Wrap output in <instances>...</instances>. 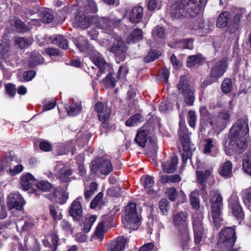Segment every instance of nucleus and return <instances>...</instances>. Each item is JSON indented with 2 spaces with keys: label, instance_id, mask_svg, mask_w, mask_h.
<instances>
[{
  "label": "nucleus",
  "instance_id": "f257e3e1",
  "mask_svg": "<svg viewBox=\"0 0 251 251\" xmlns=\"http://www.w3.org/2000/svg\"><path fill=\"white\" fill-rule=\"evenodd\" d=\"M205 2L202 0H176L169 10L173 18L187 17L192 18L188 28L192 34L198 32L204 36L209 32L208 27L203 25L202 14Z\"/></svg>",
  "mask_w": 251,
  "mask_h": 251
},
{
  "label": "nucleus",
  "instance_id": "f03ea898",
  "mask_svg": "<svg viewBox=\"0 0 251 251\" xmlns=\"http://www.w3.org/2000/svg\"><path fill=\"white\" fill-rule=\"evenodd\" d=\"M189 199L191 206L196 209L192 217L193 226L195 242L196 244H199L204 236V230L202 225L203 216L202 210L200 208L199 194L198 191L192 192L189 196Z\"/></svg>",
  "mask_w": 251,
  "mask_h": 251
},
{
  "label": "nucleus",
  "instance_id": "7ed1b4c3",
  "mask_svg": "<svg viewBox=\"0 0 251 251\" xmlns=\"http://www.w3.org/2000/svg\"><path fill=\"white\" fill-rule=\"evenodd\" d=\"M249 126L248 119L243 117L238 121L230 131V144L239 149L247 147L248 142Z\"/></svg>",
  "mask_w": 251,
  "mask_h": 251
},
{
  "label": "nucleus",
  "instance_id": "20e7f679",
  "mask_svg": "<svg viewBox=\"0 0 251 251\" xmlns=\"http://www.w3.org/2000/svg\"><path fill=\"white\" fill-rule=\"evenodd\" d=\"M75 44L80 51H87L91 60L99 67L100 71L104 72L105 69L109 67L100 52L94 50V47L89 44L84 37L80 36L78 39L74 41Z\"/></svg>",
  "mask_w": 251,
  "mask_h": 251
},
{
  "label": "nucleus",
  "instance_id": "39448f33",
  "mask_svg": "<svg viewBox=\"0 0 251 251\" xmlns=\"http://www.w3.org/2000/svg\"><path fill=\"white\" fill-rule=\"evenodd\" d=\"M179 125V139L182 145L184 151L182 154V158L183 163H185L190 157L191 153L195 150V147L190 141V133L186 128L184 120H180Z\"/></svg>",
  "mask_w": 251,
  "mask_h": 251
},
{
  "label": "nucleus",
  "instance_id": "423d86ee",
  "mask_svg": "<svg viewBox=\"0 0 251 251\" xmlns=\"http://www.w3.org/2000/svg\"><path fill=\"white\" fill-rule=\"evenodd\" d=\"M220 238L217 243L218 248L223 251H239L233 248L236 237L234 227H226L220 233Z\"/></svg>",
  "mask_w": 251,
  "mask_h": 251
},
{
  "label": "nucleus",
  "instance_id": "0eeeda50",
  "mask_svg": "<svg viewBox=\"0 0 251 251\" xmlns=\"http://www.w3.org/2000/svg\"><path fill=\"white\" fill-rule=\"evenodd\" d=\"M122 222L126 228L134 230L140 226L141 218L137 213L136 205L134 203H129L125 207V217Z\"/></svg>",
  "mask_w": 251,
  "mask_h": 251
},
{
  "label": "nucleus",
  "instance_id": "6e6552de",
  "mask_svg": "<svg viewBox=\"0 0 251 251\" xmlns=\"http://www.w3.org/2000/svg\"><path fill=\"white\" fill-rule=\"evenodd\" d=\"M213 192L214 196L211 200L212 217L215 227L218 228L220 227L221 222L222 221L223 199L218 191Z\"/></svg>",
  "mask_w": 251,
  "mask_h": 251
},
{
  "label": "nucleus",
  "instance_id": "1a4fd4ad",
  "mask_svg": "<svg viewBox=\"0 0 251 251\" xmlns=\"http://www.w3.org/2000/svg\"><path fill=\"white\" fill-rule=\"evenodd\" d=\"M200 167H198L196 171L197 181L198 182V187L201 191V195L205 202L207 201V193L205 191L206 184L205 182L212 174L213 168L209 167L204 170H200Z\"/></svg>",
  "mask_w": 251,
  "mask_h": 251
},
{
  "label": "nucleus",
  "instance_id": "9d476101",
  "mask_svg": "<svg viewBox=\"0 0 251 251\" xmlns=\"http://www.w3.org/2000/svg\"><path fill=\"white\" fill-rule=\"evenodd\" d=\"M177 88L179 93L185 97V102L189 105H192L195 100L194 90L189 84L186 75L181 76L177 84Z\"/></svg>",
  "mask_w": 251,
  "mask_h": 251
},
{
  "label": "nucleus",
  "instance_id": "9b49d317",
  "mask_svg": "<svg viewBox=\"0 0 251 251\" xmlns=\"http://www.w3.org/2000/svg\"><path fill=\"white\" fill-rule=\"evenodd\" d=\"M112 44L108 49L109 51L113 53L120 60H124L127 50L126 43L120 36L116 34L112 35Z\"/></svg>",
  "mask_w": 251,
  "mask_h": 251
},
{
  "label": "nucleus",
  "instance_id": "f8f14e48",
  "mask_svg": "<svg viewBox=\"0 0 251 251\" xmlns=\"http://www.w3.org/2000/svg\"><path fill=\"white\" fill-rule=\"evenodd\" d=\"M36 186L42 192H50L51 190H53V195L49 198L51 201L61 204H64L66 202V197L64 192L54 190L52 187V185L49 182L44 180L39 181L36 183Z\"/></svg>",
  "mask_w": 251,
  "mask_h": 251
},
{
  "label": "nucleus",
  "instance_id": "ddd939ff",
  "mask_svg": "<svg viewBox=\"0 0 251 251\" xmlns=\"http://www.w3.org/2000/svg\"><path fill=\"white\" fill-rule=\"evenodd\" d=\"M209 65L210 78L217 79L226 72L228 66L227 60L225 58L215 59L210 62Z\"/></svg>",
  "mask_w": 251,
  "mask_h": 251
},
{
  "label": "nucleus",
  "instance_id": "4468645a",
  "mask_svg": "<svg viewBox=\"0 0 251 251\" xmlns=\"http://www.w3.org/2000/svg\"><path fill=\"white\" fill-rule=\"evenodd\" d=\"M91 170L95 174L98 172L104 175H108L111 173L113 167L111 161L105 157L97 158L92 161Z\"/></svg>",
  "mask_w": 251,
  "mask_h": 251
},
{
  "label": "nucleus",
  "instance_id": "2eb2a0df",
  "mask_svg": "<svg viewBox=\"0 0 251 251\" xmlns=\"http://www.w3.org/2000/svg\"><path fill=\"white\" fill-rule=\"evenodd\" d=\"M93 17L95 16H90L87 12L80 10L75 17L74 24L76 26L85 29L94 23V21L92 19Z\"/></svg>",
  "mask_w": 251,
  "mask_h": 251
},
{
  "label": "nucleus",
  "instance_id": "dca6fc26",
  "mask_svg": "<svg viewBox=\"0 0 251 251\" xmlns=\"http://www.w3.org/2000/svg\"><path fill=\"white\" fill-rule=\"evenodd\" d=\"M228 207L232 215L237 219H241L244 213L239 203V199L235 193H233L228 199Z\"/></svg>",
  "mask_w": 251,
  "mask_h": 251
},
{
  "label": "nucleus",
  "instance_id": "f3484780",
  "mask_svg": "<svg viewBox=\"0 0 251 251\" xmlns=\"http://www.w3.org/2000/svg\"><path fill=\"white\" fill-rule=\"evenodd\" d=\"M92 19L94 21V24L96 26L99 28L102 29L103 32L112 35V36L114 34L113 32V29L115 24L114 20L105 17L98 18L96 17H93Z\"/></svg>",
  "mask_w": 251,
  "mask_h": 251
},
{
  "label": "nucleus",
  "instance_id": "a211bd4d",
  "mask_svg": "<svg viewBox=\"0 0 251 251\" xmlns=\"http://www.w3.org/2000/svg\"><path fill=\"white\" fill-rule=\"evenodd\" d=\"M56 176L62 182L71 181L70 177L72 174V170L65 166L62 162H57L55 167Z\"/></svg>",
  "mask_w": 251,
  "mask_h": 251
},
{
  "label": "nucleus",
  "instance_id": "6ab92c4d",
  "mask_svg": "<svg viewBox=\"0 0 251 251\" xmlns=\"http://www.w3.org/2000/svg\"><path fill=\"white\" fill-rule=\"evenodd\" d=\"M7 203L10 210L16 209L22 211L25 201L21 194L14 193L9 196Z\"/></svg>",
  "mask_w": 251,
  "mask_h": 251
},
{
  "label": "nucleus",
  "instance_id": "aec40b11",
  "mask_svg": "<svg viewBox=\"0 0 251 251\" xmlns=\"http://www.w3.org/2000/svg\"><path fill=\"white\" fill-rule=\"evenodd\" d=\"M95 109L98 113L99 120L102 122V126H103L110 117L111 110L101 102H98L96 104Z\"/></svg>",
  "mask_w": 251,
  "mask_h": 251
},
{
  "label": "nucleus",
  "instance_id": "412c9836",
  "mask_svg": "<svg viewBox=\"0 0 251 251\" xmlns=\"http://www.w3.org/2000/svg\"><path fill=\"white\" fill-rule=\"evenodd\" d=\"M229 112L226 110H222L219 112L215 122L210 123L211 126H217L220 130L225 128L227 122L229 121Z\"/></svg>",
  "mask_w": 251,
  "mask_h": 251
},
{
  "label": "nucleus",
  "instance_id": "4be33fe9",
  "mask_svg": "<svg viewBox=\"0 0 251 251\" xmlns=\"http://www.w3.org/2000/svg\"><path fill=\"white\" fill-rule=\"evenodd\" d=\"M80 199H82L81 197L77 198L70 207V214L75 220H78L82 216L83 209L80 201Z\"/></svg>",
  "mask_w": 251,
  "mask_h": 251
},
{
  "label": "nucleus",
  "instance_id": "5701e85b",
  "mask_svg": "<svg viewBox=\"0 0 251 251\" xmlns=\"http://www.w3.org/2000/svg\"><path fill=\"white\" fill-rule=\"evenodd\" d=\"M126 242L125 238L118 237L107 244L106 251H123L125 249Z\"/></svg>",
  "mask_w": 251,
  "mask_h": 251
},
{
  "label": "nucleus",
  "instance_id": "b1692460",
  "mask_svg": "<svg viewBox=\"0 0 251 251\" xmlns=\"http://www.w3.org/2000/svg\"><path fill=\"white\" fill-rule=\"evenodd\" d=\"M177 163V157L174 155L170 159L162 164L163 172L167 174L174 173L176 169Z\"/></svg>",
  "mask_w": 251,
  "mask_h": 251
},
{
  "label": "nucleus",
  "instance_id": "393cba45",
  "mask_svg": "<svg viewBox=\"0 0 251 251\" xmlns=\"http://www.w3.org/2000/svg\"><path fill=\"white\" fill-rule=\"evenodd\" d=\"M232 164L230 161H227L220 165L218 170V173L222 177L227 178L232 176Z\"/></svg>",
  "mask_w": 251,
  "mask_h": 251
},
{
  "label": "nucleus",
  "instance_id": "a878e982",
  "mask_svg": "<svg viewBox=\"0 0 251 251\" xmlns=\"http://www.w3.org/2000/svg\"><path fill=\"white\" fill-rule=\"evenodd\" d=\"M143 9L141 6H135L133 7L129 13V21L133 23H139L143 17Z\"/></svg>",
  "mask_w": 251,
  "mask_h": 251
},
{
  "label": "nucleus",
  "instance_id": "bb28decb",
  "mask_svg": "<svg viewBox=\"0 0 251 251\" xmlns=\"http://www.w3.org/2000/svg\"><path fill=\"white\" fill-rule=\"evenodd\" d=\"M35 182V178L29 173L24 174L21 177V184L25 191L29 189Z\"/></svg>",
  "mask_w": 251,
  "mask_h": 251
},
{
  "label": "nucleus",
  "instance_id": "cd10ccee",
  "mask_svg": "<svg viewBox=\"0 0 251 251\" xmlns=\"http://www.w3.org/2000/svg\"><path fill=\"white\" fill-rule=\"evenodd\" d=\"M148 134L149 131L144 129V127L139 129L135 138V142L140 147H144L148 139Z\"/></svg>",
  "mask_w": 251,
  "mask_h": 251
},
{
  "label": "nucleus",
  "instance_id": "c85d7f7f",
  "mask_svg": "<svg viewBox=\"0 0 251 251\" xmlns=\"http://www.w3.org/2000/svg\"><path fill=\"white\" fill-rule=\"evenodd\" d=\"M143 38L142 30L140 28H136L130 33L126 38L128 44H132L141 41Z\"/></svg>",
  "mask_w": 251,
  "mask_h": 251
},
{
  "label": "nucleus",
  "instance_id": "c756f323",
  "mask_svg": "<svg viewBox=\"0 0 251 251\" xmlns=\"http://www.w3.org/2000/svg\"><path fill=\"white\" fill-rule=\"evenodd\" d=\"M68 114L70 116H75L80 112L82 109L81 102L79 101H75L73 100L67 108Z\"/></svg>",
  "mask_w": 251,
  "mask_h": 251
},
{
  "label": "nucleus",
  "instance_id": "7c9ffc66",
  "mask_svg": "<svg viewBox=\"0 0 251 251\" xmlns=\"http://www.w3.org/2000/svg\"><path fill=\"white\" fill-rule=\"evenodd\" d=\"M50 40L53 44L62 49H66L68 47V41L61 35H53L50 37Z\"/></svg>",
  "mask_w": 251,
  "mask_h": 251
},
{
  "label": "nucleus",
  "instance_id": "2f4dec72",
  "mask_svg": "<svg viewBox=\"0 0 251 251\" xmlns=\"http://www.w3.org/2000/svg\"><path fill=\"white\" fill-rule=\"evenodd\" d=\"M49 237L51 241L52 246H51L49 240L47 239L43 240V244L45 247H50L52 251H56L59 239L58 236L55 232H53L50 234Z\"/></svg>",
  "mask_w": 251,
  "mask_h": 251
},
{
  "label": "nucleus",
  "instance_id": "473e14b6",
  "mask_svg": "<svg viewBox=\"0 0 251 251\" xmlns=\"http://www.w3.org/2000/svg\"><path fill=\"white\" fill-rule=\"evenodd\" d=\"M187 219V214L185 212H179L174 215L173 223L176 226H183L186 224Z\"/></svg>",
  "mask_w": 251,
  "mask_h": 251
},
{
  "label": "nucleus",
  "instance_id": "72a5a7b5",
  "mask_svg": "<svg viewBox=\"0 0 251 251\" xmlns=\"http://www.w3.org/2000/svg\"><path fill=\"white\" fill-rule=\"evenodd\" d=\"M97 218V217L95 215H87L83 223V231L86 233L89 232Z\"/></svg>",
  "mask_w": 251,
  "mask_h": 251
},
{
  "label": "nucleus",
  "instance_id": "f704fd0d",
  "mask_svg": "<svg viewBox=\"0 0 251 251\" xmlns=\"http://www.w3.org/2000/svg\"><path fill=\"white\" fill-rule=\"evenodd\" d=\"M229 13L227 11H224L221 13L217 18V26L219 28H223L226 26L229 21Z\"/></svg>",
  "mask_w": 251,
  "mask_h": 251
},
{
  "label": "nucleus",
  "instance_id": "c9c22d12",
  "mask_svg": "<svg viewBox=\"0 0 251 251\" xmlns=\"http://www.w3.org/2000/svg\"><path fill=\"white\" fill-rule=\"evenodd\" d=\"M142 179L144 180V186L147 192L149 194H153L154 190L152 187L154 184L153 178L150 176H147L142 177Z\"/></svg>",
  "mask_w": 251,
  "mask_h": 251
},
{
  "label": "nucleus",
  "instance_id": "e433bc0d",
  "mask_svg": "<svg viewBox=\"0 0 251 251\" xmlns=\"http://www.w3.org/2000/svg\"><path fill=\"white\" fill-rule=\"evenodd\" d=\"M144 118L139 113H136L128 118L126 122V125L127 126H137L143 121Z\"/></svg>",
  "mask_w": 251,
  "mask_h": 251
},
{
  "label": "nucleus",
  "instance_id": "4c0bfd02",
  "mask_svg": "<svg viewBox=\"0 0 251 251\" xmlns=\"http://www.w3.org/2000/svg\"><path fill=\"white\" fill-rule=\"evenodd\" d=\"M241 196L244 203L251 211V187L243 190Z\"/></svg>",
  "mask_w": 251,
  "mask_h": 251
},
{
  "label": "nucleus",
  "instance_id": "58836bf2",
  "mask_svg": "<svg viewBox=\"0 0 251 251\" xmlns=\"http://www.w3.org/2000/svg\"><path fill=\"white\" fill-rule=\"evenodd\" d=\"M203 62L201 55H193L189 56L187 60V66L192 67L196 65L201 64Z\"/></svg>",
  "mask_w": 251,
  "mask_h": 251
},
{
  "label": "nucleus",
  "instance_id": "ea45409f",
  "mask_svg": "<svg viewBox=\"0 0 251 251\" xmlns=\"http://www.w3.org/2000/svg\"><path fill=\"white\" fill-rule=\"evenodd\" d=\"M180 177L179 175H162L160 177V181L162 183H176L180 181Z\"/></svg>",
  "mask_w": 251,
  "mask_h": 251
},
{
  "label": "nucleus",
  "instance_id": "a19ab883",
  "mask_svg": "<svg viewBox=\"0 0 251 251\" xmlns=\"http://www.w3.org/2000/svg\"><path fill=\"white\" fill-rule=\"evenodd\" d=\"M50 214L54 222L60 220L62 218V210L58 207L53 205L50 206Z\"/></svg>",
  "mask_w": 251,
  "mask_h": 251
},
{
  "label": "nucleus",
  "instance_id": "79ce46f5",
  "mask_svg": "<svg viewBox=\"0 0 251 251\" xmlns=\"http://www.w3.org/2000/svg\"><path fill=\"white\" fill-rule=\"evenodd\" d=\"M243 169L246 173L251 176V153L247 154L243 158Z\"/></svg>",
  "mask_w": 251,
  "mask_h": 251
},
{
  "label": "nucleus",
  "instance_id": "37998d69",
  "mask_svg": "<svg viewBox=\"0 0 251 251\" xmlns=\"http://www.w3.org/2000/svg\"><path fill=\"white\" fill-rule=\"evenodd\" d=\"M15 44L21 49H24L32 44L31 39H25L23 37H17L15 39Z\"/></svg>",
  "mask_w": 251,
  "mask_h": 251
},
{
  "label": "nucleus",
  "instance_id": "c03bdc74",
  "mask_svg": "<svg viewBox=\"0 0 251 251\" xmlns=\"http://www.w3.org/2000/svg\"><path fill=\"white\" fill-rule=\"evenodd\" d=\"M232 88V81L230 79L226 78L223 81L221 89L225 93H228L231 92Z\"/></svg>",
  "mask_w": 251,
  "mask_h": 251
},
{
  "label": "nucleus",
  "instance_id": "a18cd8bd",
  "mask_svg": "<svg viewBox=\"0 0 251 251\" xmlns=\"http://www.w3.org/2000/svg\"><path fill=\"white\" fill-rule=\"evenodd\" d=\"M40 20L44 23H50L53 19V15L47 11H43L40 13Z\"/></svg>",
  "mask_w": 251,
  "mask_h": 251
},
{
  "label": "nucleus",
  "instance_id": "49530a36",
  "mask_svg": "<svg viewBox=\"0 0 251 251\" xmlns=\"http://www.w3.org/2000/svg\"><path fill=\"white\" fill-rule=\"evenodd\" d=\"M102 83L106 87H108L114 88L116 86V81L111 73L108 74L105 78L102 80Z\"/></svg>",
  "mask_w": 251,
  "mask_h": 251
},
{
  "label": "nucleus",
  "instance_id": "de8ad7c7",
  "mask_svg": "<svg viewBox=\"0 0 251 251\" xmlns=\"http://www.w3.org/2000/svg\"><path fill=\"white\" fill-rule=\"evenodd\" d=\"M159 208L163 215H167L170 209L169 201L165 199H161L159 202Z\"/></svg>",
  "mask_w": 251,
  "mask_h": 251
},
{
  "label": "nucleus",
  "instance_id": "09e8293b",
  "mask_svg": "<svg viewBox=\"0 0 251 251\" xmlns=\"http://www.w3.org/2000/svg\"><path fill=\"white\" fill-rule=\"evenodd\" d=\"M205 142L203 152L206 154H210L212 152L211 150H215L213 140L211 139H207L205 140Z\"/></svg>",
  "mask_w": 251,
  "mask_h": 251
},
{
  "label": "nucleus",
  "instance_id": "8fccbe9b",
  "mask_svg": "<svg viewBox=\"0 0 251 251\" xmlns=\"http://www.w3.org/2000/svg\"><path fill=\"white\" fill-rule=\"evenodd\" d=\"M160 55L159 52H157L154 50H151L149 52L148 55L144 58V61L146 62H150L153 61L158 58Z\"/></svg>",
  "mask_w": 251,
  "mask_h": 251
},
{
  "label": "nucleus",
  "instance_id": "3c124183",
  "mask_svg": "<svg viewBox=\"0 0 251 251\" xmlns=\"http://www.w3.org/2000/svg\"><path fill=\"white\" fill-rule=\"evenodd\" d=\"M104 226V224L102 222L100 223L98 225L95 231V235L100 241H101L103 239V230Z\"/></svg>",
  "mask_w": 251,
  "mask_h": 251
},
{
  "label": "nucleus",
  "instance_id": "603ef678",
  "mask_svg": "<svg viewBox=\"0 0 251 251\" xmlns=\"http://www.w3.org/2000/svg\"><path fill=\"white\" fill-rule=\"evenodd\" d=\"M14 25L16 28V30L19 32H25L28 30V28L25 24L20 20H15L14 22Z\"/></svg>",
  "mask_w": 251,
  "mask_h": 251
},
{
  "label": "nucleus",
  "instance_id": "864d4df0",
  "mask_svg": "<svg viewBox=\"0 0 251 251\" xmlns=\"http://www.w3.org/2000/svg\"><path fill=\"white\" fill-rule=\"evenodd\" d=\"M169 199L172 201H175L177 197V193L176 188L171 187L168 188L166 191Z\"/></svg>",
  "mask_w": 251,
  "mask_h": 251
},
{
  "label": "nucleus",
  "instance_id": "5fc2aeb1",
  "mask_svg": "<svg viewBox=\"0 0 251 251\" xmlns=\"http://www.w3.org/2000/svg\"><path fill=\"white\" fill-rule=\"evenodd\" d=\"M85 9L90 13H95L98 9L95 2L93 0H88L85 6Z\"/></svg>",
  "mask_w": 251,
  "mask_h": 251
},
{
  "label": "nucleus",
  "instance_id": "6e6d98bb",
  "mask_svg": "<svg viewBox=\"0 0 251 251\" xmlns=\"http://www.w3.org/2000/svg\"><path fill=\"white\" fill-rule=\"evenodd\" d=\"M152 35L154 37L157 36L159 38H163L165 36V30L162 27L156 26L152 31Z\"/></svg>",
  "mask_w": 251,
  "mask_h": 251
},
{
  "label": "nucleus",
  "instance_id": "4d7b16f0",
  "mask_svg": "<svg viewBox=\"0 0 251 251\" xmlns=\"http://www.w3.org/2000/svg\"><path fill=\"white\" fill-rule=\"evenodd\" d=\"M196 116L195 112L193 111H189L188 112V122L190 126L194 127L196 125Z\"/></svg>",
  "mask_w": 251,
  "mask_h": 251
},
{
  "label": "nucleus",
  "instance_id": "13d9d810",
  "mask_svg": "<svg viewBox=\"0 0 251 251\" xmlns=\"http://www.w3.org/2000/svg\"><path fill=\"white\" fill-rule=\"evenodd\" d=\"M103 193L100 192L95 198L92 200L90 204V207L91 208H95L97 205L99 204L103 198Z\"/></svg>",
  "mask_w": 251,
  "mask_h": 251
},
{
  "label": "nucleus",
  "instance_id": "bf43d9fd",
  "mask_svg": "<svg viewBox=\"0 0 251 251\" xmlns=\"http://www.w3.org/2000/svg\"><path fill=\"white\" fill-rule=\"evenodd\" d=\"M121 190L119 187H113L107 190V194L112 197H118L121 194Z\"/></svg>",
  "mask_w": 251,
  "mask_h": 251
},
{
  "label": "nucleus",
  "instance_id": "052dcab7",
  "mask_svg": "<svg viewBox=\"0 0 251 251\" xmlns=\"http://www.w3.org/2000/svg\"><path fill=\"white\" fill-rule=\"evenodd\" d=\"M180 43L184 49L192 50L193 48V41L191 39H184Z\"/></svg>",
  "mask_w": 251,
  "mask_h": 251
},
{
  "label": "nucleus",
  "instance_id": "680f3d73",
  "mask_svg": "<svg viewBox=\"0 0 251 251\" xmlns=\"http://www.w3.org/2000/svg\"><path fill=\"white\" fill-rule=\"evenodd\" d=\"M5 89L7 94L10 97H13L16 93V89L14 85L9 83L5 85Z\"/></svg>",
  "mask_w": 251,
  "mask_h": 251
},
{
  "label": "nucleus",
  "instance_id": "e2e57ef3",
  "mask_svg": "<svg viewBox=\"0 0 251 251\" xmlns=\"http://www.w3.org/2000/svg\"><path fill=\"white\" fill-rule=\"evenodd\" d=\"M24 167L22 165H17L13 169L10 170V173L12 176H15L22 172Z\"/></svg>",
  "mask_w": 251,
  "mask_h": 251
},
{
  "label": "nucleus",
  "instance_id": "0e129e2a",
  "mask_svg": "<svg viewBox=\"0 0 251 251\" xmlns=\"http://www.w3.org/2000/svg\"><path fill=\"white\" fill-rule=\"evenodd\" d=\"M128 73V70L126 66H121L118 70V77L124 78Z\"/></svg>",
  "mask_w": 251,
  "mask_h": 251
},
{
  "label": "nucleus",
  "instance_id": "69168bd1",
  "mask_svg": "<svg viewBox=\"0 0 251 251\" xmlns=\"http://www.w3.org/2000/svg\"><path fill=\"white\" fill-rule=\"evenodd\" d=\"M35 74L34 70L28 71L24 74V78L25 81H30L35 76Z\"/></svg>",
  "mask_w": 251,
  "mask_h": 251
},
{
  "label": "nucleus",
  "instance_id": "338daca9",
  "mask_svg": "<svg viewBox=\"0 0 251 251\" xmlns=\"http://www.w3.org/2000/svg\"><path fill=\"white\" fill-rule=\"evenodd\" d=\"M45 52L50 56H57L60 55L59 51L56 49L47 48L45 49Z\"/></svg>",
  "mask_w": 251,
  "mask_h": 251
},
{
  "label": "nucleus",
  "instance_id": "774afa93",
  "mask_svg": "<svg viewBox=\"0 0 251 251\" xmlns=\"http://www.w3.org/2000/svg\"><path fill=\"white\" fill-rule=\"evenodd\" d=\"M40 148L43 151H49L51 150V146L46 141H42L40 144Z\"/></svg>",
  "mask_w": 251,
  "mask_h": 251
}]
</instances>
